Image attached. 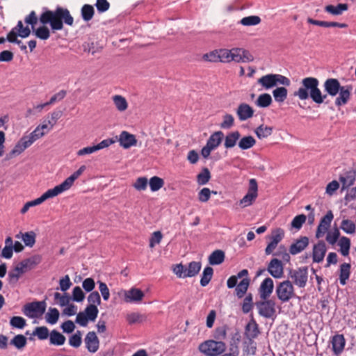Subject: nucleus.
Returning a JSON list of instances; mask_svg holds the SVG:
<instances>
[{
  "label": "nucleus",
  "mask_w": 356,
  "mask_h": 356,
  "mask_svg": "<svg viewBox=\"0 0 356 356\" xmlns=\"http://www.w3.org/2000/svg\"><path fill=\"white\" fill-rule=\"evenodd\" d=\"M319 81L315 77H305L301 81V86L293 92V96L300 100H306L309 97L316 104L323 103L327 95L339 96L334 101L337 107L346 105L350 100L353 87L350 85L341 86L337 79L329 78L323 83L324 90L327 94L323 95L320 90Z\"/></svg>",
  "instance_id": "nucleus-1"
},
{
  "label": "nucleus",
  "mask_w": 356,
  "mask_h": 356,
  "mask_svg": "<svg viewBox=\"0 0 356 356\" xmlns=\"http://www.w3.org/2000/svg\"><path fill=\"white\" fill-rule=\"evenodd\" d=\"M40 22L43 24H49L53 31L62 30L63 22L72 26L74 19L67 8L57 7L55 10H46L40 16Z\"/></svg>",
  "instance_id": "nucleus-2"
},
{
  "label": "nucleus",
  "mask_w": 356,
  "mask_h": 356,
  "mask_svg": "<svg viewBox=\"0 0 356 356\" xmlns=\"http://www.w3.org/2000/svg\"><path fill=\"white\" fill-rule=\"evenodd\" d=\"M44 133L42 132L37 127L29 135L23 136L15 144L13 149L6 156V160H10L17 156L20 155L26 149L32 145L34 142L44 136Z\"/></svg>",
  "instance_id": "nucleus-3"
},
{
  "label": "nucleus",
  "mask_w": 356,
  "mask_h": 356,
  "mask_svg": "<svg viewBox=\"0 0 356 356\" xmlns=\"http://www.w3.org/2000/svg\"><path fill=\"white\" fill-rule=\"evenodd\" d=\"M264 89L269 90L277 84L289 86L291 83L290 80L285 76L280 74H268L262 76L257 81Z\"/></svg>",
  "instance_id": "nucleus-4"
},
{
  "label": "nucleus",
  "mask_w": 356,
  "mask_h": 356,
  "mask_svg": "<svg viewBox=\"0 0 356 356\" xmlns=\"http://www.w3.org/2000/svg\"><path fill=\"white\" fill-rule=\"evenodd\" d=\"M226 350V344L221 341L207 340L199 345V350L207 356H218Z\"/></svg>",
  "instance_id": "nucleus-5"
},
{
  "label": "nucleus",
  "mask_w": 356,
  "mask_h": 356,
  "mask_svg": "<svg viewBox=\"0 0 356 356\" xmlns=\"http://www.w3.org/2000/svg\"><path fill=\"white\" fill-rule=\"evenodd\" d=\"M201 266L199 261H191L188 266L179 264L175 266L173 272L179 278L192 277L198 274Z\"/></svg>",
  "instance_id": "nucleus-6"
},
{
  "label": "nucleus",
  "mask_w": 356,
  "mask_h": 356,
  "mask_svg": "<svg viewBox=\"0 0 356 356\" xmlns=\"http://www.w3.org/2000/svg\"><path fill=\"white\" fill-rule=\"evenodd\" d=\"M248 274L247 269H243L236 275L231 276L227 282V287L229 289L236 287V289H248L250 283Z\"/></svg>",
  "instance_id": "nucleus-7"
},
{
  "label": "nucleus",
  "mask_w": 356,
  "mask_h": 356,
  "mask_svg": "<svg viewBox=\"0 0 356 356\" xmlns=\"http://www.w3.org/2000/svg\"><path fill=\"white\" fill-rule=\"evenodd\" d=\"M223 136L224 134L221 131H215L209 136L206 145L201 149V155L204 159H208L211 152L220 145Z\"/></svg>",
  "instance_id": "nucleus-8"
},
{
  "label": "nucleus",
  "mask_w": 356,
  "mask_h": 356,
  "mask_svg": "<svg viewBox=\"0 0 356 356\" xmlns=\"http://www.w3.org/2000/svg\"><path fill=\"white\" fill-rule=\"evenodd\" d=\"M31 34V30L29 26H24L21 20L18 21L17 26L11 29L7 34L6 40L11 43L19 44L21 40L17 39V36L22 38H26Z\"/></svg>",
  "instance_id": "nucleus-9"
},
{
  "label": "nucleus",
  "mask_w": 356,
  "mask_h": 356,
  "mask_svg": "<svg viewBox=\"0 0 356 356\" xmlns=\"http://www.w3.org/2000/svg\"><path fill=\"white\" fill-rule=\"evenodd\" d=\"M86 165H83L79 168L74 172L69 177L65 179L61 184L56 186L52 189L54 191L56 194L58 195L63 192L70 189L74 184V181L78 179L79 176L86 170Z\"/></svg>",
  "instance_id": "nucleus-10"
},
{
  "label": "nucleus",
  "mask_w": 356,
  "mask_h": 356,
  "mask_svg": "<svg viewBox=\"0 0 356 356\" xmlns=\"http://www.w3.org/2000/svg\"><path fill=\"white\" fill-rule=\"evenodd\" d=\"M46 307L44 301L33 302L24 305L23 312L29 318H38L45 312Z\"/></svg>",
  "instance_id": "nucleus-11"
},
{
  "label": "nucleus",
  "mask_w": 356,
  "mask_h": 356,
  "mask_svg": "<svg viewBox=\"0 0 356 356\" xmlns=\"http://www.w3.org/2000/svg\"><path fill=\"white\" fill-rule=\"evenodd\" d=\"M258 195V185L255 179L249 181V188L246 195L240 200L242 207H247L253 204Z\"/></svg>",
  "instance_id": "nucleus-12"
},
{
  "label": "nucleus",
  "mask_w": 356,
  "mask_h": 356,
  "mask_svg": "<svg viewBox=\"0 0 356 356\" xmlns=\"http://www.w3.org/2000/svg\"><path fill=\"white\" fill-rule=\"evenodd\" d=\"M260 316L267 318H272L275 313V304L273 300L259 301L256 302Z\"/></svg>",
  "instance_id": "nucleus-13"
},
{
  "label": "nucleus",
  "mask_w": 356,
  "mask_h": 356,
  "mask_svg": "<svg viewBox=\"0 0 356 356\" xmlns=\"http://www.w3.org/2000/svg\"><path fill=\"white\" fill-rule=\"evenodd\" d=\"M231 62L249 63L254 60V57L249 51L243 48H232L231 49Z\"/></svg>",
  "instance_id": "nucleus-14"
},
{
  "label": "nucleus",
  "mask_w": 356,
  "mask_h": 356,
  "mask_svg": "<svg viewBox=\"0 0 356 356\" xmlns=\"http://www.w3.org/2000/svg\"><path fill=\"white\" fill-rule=\"evenodd\" d=\"M284 236V232L281 228H277L272 232L270 237V241L267 245L265 249V253L266 255L271 254L273 251L277 246L278 243L282 240Z\"/></svg>",
  "instance_id": "nucleus-15"
},
{
  "label": "nucleus",
  "mask_w": 356,
  "mask_h": 356,
  "mask_svg": "<svg viewBox=\"0 0 356 356\" xmlns=\"http://www.w3.org/2000/svg\"><path fill=\"white\" fill-rule=\"evenodd\" d=\"M57 196L54 191L51 188L47 190L45 193H44L40 197L36 198L33 200L27 202L22 208L20 212L22 214H24L27 212V211L31 208V207H35L37 205L40 204L43 202H44L46 200L49 198H52L54 197Z\"/></svg>",
  "instance_id": "nucleus-16"
},
{
  "label": "nucleus",
  "mask_w": 356,
  "mask_h": 356,
  "mask_svg": "<svg viewBox=\"0 0 356 356\" xmlns=\"http://www.w3.org/2000/svg\"><path fill=\"white\" fill-rule=\"evenodd\" d=\"M334 216L332 211H328L326 214L321 219L320 223L317 227L316 232V237L321 238L327 232L330 227V224L333 220Z\"/></svg>",
  "instance_id": "nucleus-17"
},
{
  "label": "nucleus",
  "mask_w": 356,
  "mask_h": 356,
  "mask_svg": "<svg viewBox=\"0 0 356 356\" xmlns=\"http://www.w3.org/2000/svg\"><path fill=\"white\" fill-rule=\"evenodd\" d=\"M268 272L275 278H280L284 273V267L282 261L274 258L268 265Z\"/></svg>",
  "instance_id": "nucleus-18"
},
{
  "label": "nucleus",
  "mask_w": 356,
  "mask_h": 356,
  "mask_svg": "<svg viewBox=\"0 0 356 356\" xmlns=\"http://www.w3.org/2000/svg\"><path fill=\"white\" fill-rule=\"evenodd\" d=\"M332 350L337 356L340 355L344 350L346 339L343 334H335L331 339Z\"/></svg>",
  "instance_id": "nucleus-19"
},
{
  "label": "nucleus",
  "mask_w": 356,
  "mask_h": 356,
  "mask_svg": "<svg viewBox=\"0 0 356 356\" xmlns=\"http://www.w3.org/2000/svg\"><path fill=\"white\" fill-rule=\"evenodd\" d=\"M26 272L19 264H17L8 274V282L10 287H15L19 279Z\"/></svg>",
  "instance_id": "nucleus-20"
},
{
  "label": "nucleus",
  "mask_w": 356,
  "mask_h": 356,
  "mask_svg": "<svg viewBox=\"0 0 356 356\" xmlns=\"http://www.w3.org/2000/svg\"><path fill=\"white\" fill-rule=\"evenodd\" d=\"M254 112V109L246 103L240 104L236 109V115L241 122L252 118Z\"/></svg>",
  "instance_id": "nucleus-21"
},
{
  "label": "nucleus",
  "mask_w": 356,
  "mask_h": 356,
  "mask_svg": "<svg viewBox=\"0 0 356 356\" xmlns=\"http://www.w3.org/2000/svg\"><path fill=\"white\" fill-rule=\"evenodd\" d=\"M327 249L324 241H321L313 247L312 259L315 263H320L323 261Z\"/></svg>",
  "instance_id": "nucleus-22"
},
{
  "label": "nucleus",
  "mask_w": 356,
  "mask_h": 356,
  "mask_svg": "<svg viewBox=\"0 0 356 356\" xmlns=\"http://www.w3.org/2000/svg\"><path fill=\"white\" fill-rule=\"evenodd\" d=\"M118 141L120 146L124 149H128L132 146H135L137 143L136 136L126 131H123L120 133Z\"/></svg>",
  "instance_id": "nucleus-23"
},
{
  "label": "nucleus",
  "mask_w": 356,
  "mask_h": 356,
  "mask_svg": "<svg viewBox=\"0 0 356 356\" xmlns=\"http://www.w3.org/2000/svg\"><path fill=\"white\" fill-rule=\"evenodd\" d=\"M85 343L90 353H95L99 349V341L95 332H89L85 337Z\"/></svg>",
  "instance_id": "nucleus-24"
},
{
  "label": "nucleus",
  "mask_w": 356,
  "mask_h": 356,
  "mask_svg": "<svg viewBox=\"0 0 356 356\" xmlns=\"http://www.w3.org/2000/svg\"><path fill=\"white\" fill-rule=\"evenodd\" d=\"M291 278L296 285L300 288L305 286L307 280V271L306 268H299L291 273Z\"/></svg>",
  "instance_id": "nucleus-25"
},
{
  "label": "nucleus",
  "mask_w": 356,
  "mask_h": 356,
  "mask_svg": "<svg viewBox=\"0 0 356 356\" xmlns=\"http://www.w3.org/2000/svg\"><path fill=\"white\" fill-rule=\"evenodd\" d=\"M309 245V238L301 236L293 243L289 248L290 254L295 255L303 251Z\"/></svg>",
  "instance_id": "nucleus-26"
},
{
  "label": "nucleus",
  "mask_w": 356,
  "mask_h": 356,
  "mask_svg": "<svg viewBox=\"0 0 356 356\" xmlns=\"http://www.w3.org/2000/svg\"><path fill=\"white\" fill-rule=\"evenodd\" d=\"M42 261L40 255H33L26 259L22 260L19 264L26 270H30L34 268Z\"/></svg>",
  "instance_id": "nucleus-27"
},
{
  "label": "nucleus",
  "mask_w": 356,
  "mask_h": 356,
  "mask_svg": "<svg viewBox=\"0 0 356 356\" xmlns=\"http://www.w3.org/2000/svg\"><path fill=\"white\" fill-rule=\"evenodd\" d=\"M240 137L241 134L238 131L228 133L225 138L224 147L226 149L233 148L239 141Z\"/></svg>",
  "instance_id": "nucleus-28"
},
{
  "label": "nucleus",
  "mask_w": 356,
  "mask_h": 356,
  "mask_svg": "<svg viewBox=\"0 0 356 356\" xmlns=\"http://www.w3.org/2000/svg\"><path fill=\"white\" fill-rule=\"evenodd\" d=\"M273 131L272 127L262 124L255 129L254 134L259 139L262 140L271 136Z\"/></svg>",
  "instance_id": "nucleus-29"
},
{
  "label": "nucleus",
  "mask_w": 356,
  "mask_h": 356,
  "mask_svg": "<svg viewBox=\"0 0 356 356\" xmlns=\"http://www.w3.org/2000/svg\"><path fill=\"white\" fill-rule=\"evenodd\" d=\"M348 9L347 3H339L337 6L327 5L325 7V11L332 15H340Z\"/></svg>",
  "instance_id": "nucleus-30"
},
{
  "label": "nucleus",
  "mask_w": 356,
  "mask_h": 356,
  "mask_svg": "<svg viewBox=\"0 0 356 356\" xmlns=\"http://www.w3.org/2000/svg\"><path fill=\"white\" fill-rule=\"evenodd\" d=\"M115 108L119 112H124L128 108V102L126 98L120 95H115L112 97Z\"/></svg>",
  "instance_id": "nucleus-31"
},
{
  "label": "nucleus",
  "mask_w": 356,
  "mask_h": 356,
  "mask_svg": "<svg viewBox=\"0 0 356 356\" xmlns=\"http://www.w3.org/2000/svg\"><path fill=\"white\" fill-rule=\"evenodd\" d=\"M144 296L143 291H125L124 300L127 302H137Z\"/></svg>",
  "instance_id": "nucleus-32"
},
{
  "label": "nucleus",
  "mask_w": 356,
  "mask_h": 356,
  "mask_svg": "<svg viewBox=\"0 0 356 356\" xmlns=\"http://www.w3.org/2000/svg\"><path fill=\"white\" fill-rule=\"evenodd\" d=\"M256 144V140L252 136H245L242 137L238 143V147L242 150H246L252 148Z\"/></svg>",
  "instance_id": "nucleus-33"
},
{
  "label": "nucleus",
  "mask_w": 356,
  "mask_h": 356,
  "mask_svg": "<svg viewBox=\"0 0 356 356\" xmlns=\"http://www.w3.org/2000/svg\"><path fill=\"white\" fill-rule=\"evenodd\" d=\"M225 260V252L221 250H216L212 252L209 257V263L211 265H220Z\"/></svg>",
  "instance_id": "nucleus-34"
},
{
  "label": "nucleus",
  "mask_w": 356,
  "mask_h": 356,
  "mask_svg": "<svg viewBox=\"0 0 356 356\" xmlns=\"http://www.w3.org/2000/svg\"><path fill=\"white\" fill-rule=\"evenodd\" d=\"M65 337L56 330H53L49 334V342L54 346H62L65 342Z\"/></svg>",
  "instance_id": "nucleus-35"
},
{
  "label": "nucleus",
  "mask_w": 356,
  "mask_h": 356,
  "mask_svg": "<svg viewBox=\"0 0 356 356\" xmlns=\"http://www.w3.org/2000/svg\"><path fill=\"white\" fill-rule=\"evenodd\" d=\"M288 90L285 87H278L273 90V95L275 102H284L287 97Z\"/></svg>",
  "instance_id": "nucleus-36"
},
{
  "label": "nucleus",
  "mask_w": 356,
  "mask_h": 356,
  "mask_svg": "<svg viewBox=\"0 0 356 356\" xmlns=\"http://www.w3.org/2000/svg\"><path fill=\"white\" fill-rule=\"evenodd\" d=\"M81 17L85 22H88L94 16L95 10L92 6L85 4L82 6L81 10Z\"/></svg>",
  "instance_id": "nucleus-37"
},
{
  "label": "nucleus",
  "mask_w": 356,
  "mask_h": 356,
  "mask_svg": "<svg viewBox=\"0 0 356 356\" xmlns=\"http://www.w3.org/2000/svg\"><path fill=\"white\" fill-rule=\"evenodd\" d=\"M272 102L271 96L268 93H264L258 97L255 104L258 107L266 108L272 104Z\"/></svg>",
  "instance_id": "nucleus-38"
},
{
  "label": "nucleus",
  "mask_w": 356,
  "mask_h": 356,
  "mask_svg": "<svg viewBox=\"0 0 356 356\" xmlns=\"http://www.w3.org/2000/svg\"><path fill=\"white\" fill-rule=\"evenodd\" d=\"M213 273V270L210 266H207L204 268L200 279V284L202 286H206L211 281Z\"/></svg>",
  "instance_id": "nucleus-39"
},
{
  "label": "nucleus",
  "mask_w": 356,
  "mask_h": 356,
  "mask_svg": "<svg viewBox=\"0 0 356 356\" xmlns=\"http://www.w3.org/2000/svg\"><path fill=\"white\" fill-rule=\"evenodd\" d=\"M148 184L150 187V190L152 192H156L160 190L164 185V181L162 178L154 176L150 178Z\"/></svg>",
  "instance_id": "nucleus-40"
},
{
  "label": "nucleus",
  "mask_w": 356,
  "mask_h": 356,
  "mask_svg": "<svg viewBox=\"0 0 356 356\" xmlns=\"http://www.w3.org/2000/svg\"><path fill=\"white\" fill-rule=\"evenodd\" d=\"M340 228L346 234H353L355 232L356 226L353 221L344 219L341 221Z\"/></svg>",
  "instance_id": "nucleus-41"
},
{
  "label": "nucleus",
  "mask_w": 356,
  "mask_h": 356,
  "mask_svg": "<svg viewBox=\"0 0 356 356\" xmlns=\"http://www.w3.org/2000/svg\"><path fill=\"white\" fill-rule=\"evenodd\" d=\"M59 318V312L56 308H49L48 312L45 315L46 321L54 325L57 323Z\"/></svg>",
  "instance_id": "nucleus-42"
},
{
  "label": "nucleus",
  "mask_w": 356,
  "mask_h": 356,
  "mask_svg": "<svg viewBox=\"0 0 356 356\" xmlns=\"http://www.w3.org/2000/svg\"><path fill=\"white\" fill-rule=\"evenodd\" d=\"M340 252L343 256H347L349 254L350 248V241L348 237L342 236L339 242Z\"/></svg>",
  "instance_id": "nucleus-43"
},
{
  "label": "nucleus",
  "mask_w": 356,
  "mask_h": 356,
  "mask_svg": "<svg viewBox=\"0 0 356 356\" xmlns=\"http://www.w3.org/2000/svg\"><path fill=\"white\" fill-rule=\"evenodd\" d=\"M350 265L349 264L344 263L341 265L340 267V283L342 285L346 284V280L348 279L350 275Z\"/></svg>",
  "instance_id": "nucleus-44"
},
{
  "label": "nucleus",
  "mask_w": 356,
  "mask_h": 356,
  "mask_svg": "<svg viewBox=\"0 0 356 356\" xmlns=\"http://www.w3.org/2000/svg\"><path fill=\"white\" fill-rule=\"evenodd\" d=\"M26 338L22 334L15 336L10 341V344L17 349H22L26 345Z\"/></svg>",
  "instance_id": "nucleus-45"
},
{
  "label": "nucleus",
  "mask_w": 356,
  "mask_h": 356,
  "mask_svg": "<svg viewBox=\"0 0 356 356\" xmlns=\"http://www.w3.org/2000/svg\"><path fill=\"white\" fill-rule=\"evenodd\" d=\"M211 179V173L208 168H204L202 172L197 176V182L199 185H204L209 182Z\"/></svg>",
  "instance_id": "nucleus-46"
},
{
  "label": "nucleus",
  "mask_w": 356,
  "mask_h": 356,
  "mask_svg": "<svg viewBox=\"0 0 356 356\" xmlns=\"http://www.w3.org/2000/svg\"><path fill=\"white\" fill-rule=\"evenodd\" d=\"M339 181L342 185V190H346L354 184L355 181V177L353 175L348 174L345 177H340Z\"/></svg>",
  "instance_id": "nucleus-47"
},
{
  "label": "nucleus",
  "mask_w": 356,
  "mask_h": 356,
  "mask_svg": "<svg viewBox=\"0 0 356 356\" xmlns=\"http://www.w3.org/2000/svg\"><path fill=\"white\" fill-rule=\"evenodd\" d=\"M245 332L248 337L252 339L256 338L259 333L258 325L254 321L249 323L246 325Z\"/></svg>",
  "instance_id": "nucleus-48"
},
{
  "label": "nucleus",
  "mask_w": 356,
  "mask_h": 356,
  "mask_svg": "<svg viewBox=\"0 0 356 356\" xmlns=\"http://www.w3.org/2000/svg\"><path fill=\"white\" fill-rule=\"evenodd\" d=\"M261 22V19L259 16L251 15L245 17L241 19L240 23L245 26H255Z\"/></svg>",
  "instance_id": "nucleus-49"
},
{
  "label": "nucleus",
  "mask_w": 356,
  "mask_h": 356,
  "mask_svg": "<svg viewBox=\"0 0 356 356\" xmlns=\"http://www.w3.org/2000/svg\"><path fill=\"white\" fill-rule=\"evenodd\" d=\"M202 58L204 60L210 63L220 62L219 49H215L204 54Z\"/></svg>",
  "instance_id": "nucleus-50"
},
{
  "label": "nucleus",
  "mask_w": 356,
  "mask_h": 356,
  "mask_svg": "<svg viewBox=\"0 0 356 356\" xmlns=\"http://www.w3.org/2000/svg\"><path fill=\"white\" fill-rule=\"evenodd\" d=\"M99 310L97 309V305H89L85 309V314L88 317V318L94 321L97 317Z\"/></svg>",
  "instance_id": "nucleus-51"
},
{
  "label": "nucleus",
  "mask_w": 356,
  "mask_h": 356,
  "mask_svg": "<svg viewBox=\"0 0 356 356\" xmlns=\"http://www.w3.org/2000/svg\"><path fill=\"white\" fill-rule=\"evenodd\" d=\"M148 184V179L145 177H140L136 179L133 184V187L138 191L146 190Z\"/></svg>",
  "instance_id": "nucleus-52"
},
{
  "label": "nucleus",
  "mask_w": 356,
  "mask_h": 356,
  "mask_svg": "<svg viewBox=\"0 0 356 356\" xmlns=\"http://www.w3.org/2000/svg\"><path fill=\"white\" fill-rule=\"evenodd\" d=\"M33 335H35L40 340L47 339L49 335V330L45 326L36 327L33 332Z\"/></svg>",
  "instance_id": "nucleus-53"
},
{
  "label": "nucleus",
  "mask_w": 356,
  "mask_h": 356,
  "mask_svg": "<svg viewBox=\"0 0 356 356\" xmlns=\"http://www.w3.org/2000/svg\"><path fill=\"white\" fill-rule=\"evenodd\" d=\"M35 35L40 40H47L50 36V32L47 27L42 26L34 30Z\"/></svg>",
  "instance_id": "nucleus-54"
},
{
  "label": "nucleus",
  "mask_w": 356,
  "mask_h": 356,
  "mask_svg": "<svg viewBox=\"0 0 356 356\" xmlns=\"http://www.w3.org/2000/svg\"><path fill=\"white\" fill-rule=\"evenodd\" d=\"M307 217L305 214H300L294 217L291 222V226L299 230L305 222Z\"/></svg>",
  "instance_id": "nucleus-55"
},
{
  "label": "nucleus",
  "mask_w": 356,
  "mask_h": 356,
  "mask_svg": "<svg viewBox=\"0 0 356 356\" xmlns=\"http://www.w3.org/2000/svg\"><path fill=\"white\" fill-rule=\"evenodd\" d=\"M22 241L26 246L33 247L35 243V234L33 232L24 233L22 234Z\"/></svg>",
  "instance_id": "nucleus-56"
},
{
  "label": "nucleus",
  "mask_w": 356,
  "mask_h": 356,
  "mask_svg": "<svg viewBox=\"0 0 356 356\" xmlns=\"http://www.w3.org/2000/svg\"><path fill=\"white\" fill-rule=\"evenodd\" d=\"M234 118L231 114H225L223 115V119L220 124V128L224 129H229L234 126Z\"/></svg>",
  "instance_id": "nucleus-57"
},
{
  "label": "nucleus",
  "mask_w": 356,
  "mask_h": 356,
  "mask_svg": "<svg viewBox=\"0 0 356 356\" xmlns=\"http://www.w3.org/2000/svg\"><path fill=\"white\" fill-rule=\"evenodd\" d=\"M252 296L251 293H248L243 300L242 311L244 314H248L252 310Z\"/></svg>",
  "instance_id": "nucleus-58"
},
{
  "label": "nucleus",
  "mask_w": 356,
  "mask_h": 356,
  "mask_svg": "<svg viewBox=\"0 0 356 356\" xmlns=\"http://www.w3.org/2000/svg\"><path fill=\"white\" fill-rule=\"evenodd\" d=\"M81 342V332L80 331H76L69 338V344L74 348H79Z\"/></svg>",
  "instance_id": "nucleus-59"
},
{
  "label": "nucleus",
  "mask_w": 356,
  "mask_h": 356,
  "mask_svg": "<svg viewBox=\"0 0 356 356\" xmlns=\"http://www.w3.org/2000/svg\"><path fill=\"white\" fill-rule=\"evenodd\" d=\"M163 238V234L161 231L154 232L151 237L149 238V246L150 248H154L156 245H158L161 243Z\"/></svg>",
  "instance_id": "nucleus-60"
},
{
  "label": "nucleus",
  "mask_w": 356,
  "mask_h": 356,
  "mask_svg": "<svg viewBox=\"0 0 356 356\" xmlns=\"http://www.w3.org/2000/svg\"><path fill=\"white\" fill-rule=\"evenodd\" d=\"M10 325L13 327L22 329L26 325V321L21 316H13L10 320Z\"/></svg>",
  "instance_id": "nucleus-61"
},
{
  "label": "nucleus",
  "mask_w": 356,
  "mask_h": 356,
  "mask_svg": "<svg viewBox=\"0 0 356 356\" xmlns=\"http://www.w3.org/2000/svg\"><path fill=\"white\" fill-rule=\"evenodd\" d=\"M274 255L280 257L284 262L287 263L290 261V255L284 245H280L278 250L274 253Z\"/></svg>",
  "instance_id": "nucleus-62"
},
{
  "label": "nucleus",
  "mask_w": 356,
  "mask_h": 356,
  "mask_svg": "<svg viewBox=\"0 0 356 356\" xmlns=\"http://www.w3.org/2000/svg\"><path fill=\"white\" fill-rule=\"evenodd\" d=\"M54 298L56 300H58V303L61 307H64L68 305L71 298L67 293L61 294L58 292L55 293Z\"/></svg>",
  "instance_id": "nucleus-63"
},
{
  "label": "nucleus",
  "mask_w": 356,
  "mask_h": 356,
  "mask_svg": "<svg viewBox=\"0 0 356 356\" xmlns=\"http://www.w3.org/2000/svg\"><path fill=\"white\" fill-rule=\"evenodd\" d=\"M219 57L220 63H230L232 58L231 49H219Z\"/></svg>",
  "instance_id": "nucleus-64"
}]
</instances>
